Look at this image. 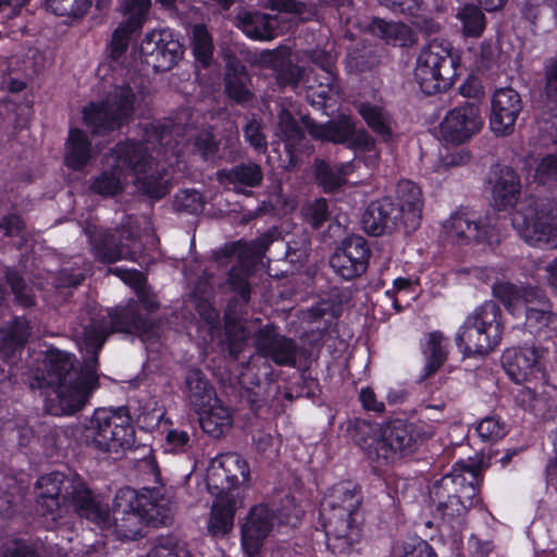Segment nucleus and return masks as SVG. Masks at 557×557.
<instances>
[{"instance_id": "f03ea898", "label": "nucleus", "mask_w": 557, "mask_h": 557, "mask_svg": "<svg viewBox=\"0 0 557 557\" xmlns=\"http://www.w3.org/2000/svg\"><path fill=\"white\" fill-rule=\"evenodd\" d=\"M173 511L174 504L166 497L164 487L143 488L140 493L124 487L115 494L112 510L108 509V523L99 528L112 531L120 539L134 540L145 524L170 523Z\"/></svg>"}, {"instance_id": "13d9d810", "label": "nucleus", "mask_w": 557, "mask_h": 557, "mask_svg": "<svg viewBox=\"0 0 557 557\" xmlns=\"http://www.w3.org/2000/svg\"><path fill=\"white\" fill-rule=\"evenodd\" d=\"M90 5V0H47V7L53 14L66 17H82Z\"/></svg>"}, {"instance_id": "052dcab7", "label": "nucleus", "mask_w": 557, "mask_h": 557, "mask_svg": "<svg viewBox=\"0 0 557 557\" xmlns=\"http://www.w3.org/2000/svg\"><path fill=\"white\" fill-rule=\"evenodd\" d=\"M249 271L243 264L234 265L227 276V285L236 292L246 305L250 299V287L248 283Z\"/></svg>"}, {"instance_id": "79ce46f5", "label": "nucleus", "mask_w": 557, "mask_h": 557, "mask_svg": "<svg viewBox=\"0 0 557 557\" xmlns=\"http://www.w3.org/2000/svg\"><path fill=\"white\" fill-rule=\"evenodd\" d=\"M91 158V143L87 135L78 129L70 131L65 145L64 162L73 170L83 169Z\"/></svg>"}, {"instance_id": "9b49d317", "label": "nucleus", "mask_w": 557, "mask_h": 557, "mask_svg": "<svg viewBox=\"0 0 557 557\" xmlns=\"http://www.w3.org/2000/svg\"><path fill=\"white\" fill-rule=\"evenodd\" d=\"M84 233L89 239L90 251L101 263H115L122 259L134 260L137 251L138 230L132 225H122L107 231L88 224Z\"/></svg>"}, {"instance_id": "cd10ccee", "label": "nucleus", "mask_w": 557, "mask_h": 557, "mask_svg": "<svg viewBox=\"0 0 557 557\" xmlns=\"http://www.w3.org/2000/svg\"><path fill=\"white\" fill-rule=\"evenodd\" d=\"M75 512L90 522L100 525L108 523V505L94 494L82 480H75L70 494Z\"/></svg>"}, {"instance_id": "c03bdc74", "label": "nucleus", "mask_w": 557, "mask_h": 557, "mask_svg": "<svg viewBox=\"0 0 557 557\" xmlns=\"http://www.w3.org/2000/svg\"><path fill=\"white\" fill-rule=\"evenodd\" d=\"M225 334L227 341V350L233 359H237L247 347L248 339H252L253 332L248 322L243 319L225 315Z\"/></svg>"}, {"instance_id": "e2e57ef3", "label": "nucleus", "mask_w": 557, "mask_h": 557, "mask_svg": "<svg viewBox=\"0 0 557 557\" xmlns=\"http://www.w3.org/2000/svg\"><path fill=\"white\" fill-rule=\"evenodd\" d=\"M534 181L540 185L550 186L557 182V156L549 154L537 164Z\"/></svg>"}, {"instance_id": "393cba45", "label": "nucleus", "mask_w": 557, "mask_h": 557, "mask_svg": "<svg viewBox=\"0 0 557 557\" xmlns=\"http://www.w3.org/2000/svg\"><path fill=\"white\" fill-rule=\"evenodd\" d=\"M539 359L540 352L535 347L511 349L503 356V366L512 381L531 385L533 380L545 376Z\"/></svg>"}, {"instance_id": "473e14b6", "label": "nucleus", "mask_w": 557, "mask_h": 557, "mask_svg": "<svg viewBox=\"0 0 557 557\" xmlns=\"http://www.w3.org/2000/svg\"><path fill=\"white\" fill-rule=\"evenodd\" d=\"M116 164L129 169L134 176L149 169L154 162L144 143L126 141L120 143L114 148Z\"/></svg>"}, {"instance_id": "37998d69", "label": "nucleus", "mask_w": 557, "mask_h": 557, "mask_svg": "<svg viewBox=\"0 0 557 557\" xmlns=\"http://www.w3.org/2000/svg\"><path fill=\"white\" fill-rule=\"evenodd\" d=\"M197 411L201 412L199 418L201 429L212 437H221L232 426L233 419L231 412L224 406L213 405L211 403L206 410Z\"/></svg>"}, {"instance_id": "aec40b11", "label": "nucleus", "mask_w": 557, "mask_h": 557, "mask_svg": "<svg viewBox=\"0 0 557 557\" xmlns=\"http://www.w3.org/2000/svg\"><path fill=\"white\" fill-rule=\"evenodd\" d=\"M362 227L371 236H383L395 231L403 230V216L395 201L388 197H382L371 201L362 214Z\"/></svg>"}, {"instance_id": "20e7f679", "label": "nucleus", "mask_w": 557, "mask_h": 557, "mask_svg": "<svg viewBox=\"0 0 557 557\" xmlns=\"http://www.w3.org/2000/svg\"><path fill=\"white\" fill-rule=\"evenodd\" d=\"M433 433L431 425L394 419L381 425L371 436L359 440L358 443L368 459L379 465H386L412 454Z\"/></svg>"}, {"instance_id": "49530a36", "label": "nucleus", "mask_w": 557, "mask_h": 557, "mask_svg": "<svg viewBox=\"0 0 557 557\" xmlns=\"http://www.w3.org/2000/svg\"><path fill=\"white\" fill-rule=\"evenodd\" d=\"M125 174L120 164H114L110 170L103 171L97 176L90 188L94 193L104 196L113 197L121 193L124 188Z\"/></svg>"}, {"instance_id": "69168bd1", "label": "nucleus", "mask_w": 557, "mask_h": 557, "mask_svg": "<svg viewBox=\"0 0 557 557\" xmlns=\"http://www.w3.org/2000/svg\"><path fill=\"white\" fill-rule=\"evenodd\" d=\"M29 336V327L25 320H15L13 325L10 327L8 334L4 336V341L9 348L22 347Z\"/></svg>"}, {"instance_id": "f704fd0d", "label": "nucleus", "mask_w": 557, "mask_h": 557, "mask_svg": "<svg viewBox=\"0 0 557 557\" xmlns=\"http://www.w3.org/2000/svg\"><path fill=\"white\" fill-rule=\"evenodd\" d=\"M185 387L196 410H206L212 401H218L213 386L200 369L191 368L186 371Z\"/></svg>"}, {"instance_id": "7ed1b4c3", "label": "nucleus", "mask_w": 557, "mask_h": 557, "mask_svg": "<svg viewBox=\"0 0 557 557\" xmlns=\"http://www.w3.org/2000/svg\"><path fill=\"white\" fill-rule=\"evenodd\" d=\"M361 500L359 487L350 481L335 484L325 496L321 516L324 520L326 546L334 555L348 554L360 540V528L355 516Z\"/></svg>"}, {"instance_id": "5701e85b", "label": "nucleus", "mask_w": 557, "mask_h": 557, "mask_svg": "<svg viewBox=\"0 0 557 557\" xmlns=\"http://www.w3.org/2000/svg\"><path fill=\"white\" fill-rule=\"evenodd\" d=\"M276 515L267 505L252 507L242 525V543L249 557L255 556L261 548L264 539L274 527Z\"/></svg>"}, {"instance_id": "774afa93", "label": "nucleus", "mask_w": 557, "mask_h": 557, "mask_svg": "<svg viewBox=\"0 0 557 557\" xmlns=\"http://www.w3.org/2000/svg\"><path fill=\"white\" fill-rule=\"evenodd\" d=\"M0 557H39V555L25 543L13 542L0 548Z\"/></svg>"}, {"instance_id": "f3484780", "label": "nucleus", "mask_w": 557, "mask_h": 557, "mask_svg": "<svg viewBox=\"0 0 557 557\" xmlns=\"http://www.w3.org/2000/svg\"><path fill=\"white\" fill-rule=\"evenodd\" d=\"M482 126L479 104L467 101L447 112L441 123V134L446 141L460 145L479 133Z\"/></svg>"}, {"instance_id": "2eb2a0df", "label": "nucleus", "mask_w": 557, "mask_h": 557, "mask_svg": "<svg viewBox=\"0 0 557 557\" xmlns=\"http://www.w3.org/2000/svg\"><path fill=\"white\" fill-rule=\"evenodd\" d=\"M249 467L239 455L224 454L214 458L207 470L206 482L212 495H231V491L245 483Z\"/></svg>"}, {"instance_id": "c9c22d12", "label": "nucleus", "mask_w": 557, "mask_h": 557, "mask_svg": "<svg viewBox=\"0 0 557 557\" xmlns=\"http://www.w3.org/2000/svg\"><path fill=\"white\" fill-rule=\"evenodd\" d=\"M358 113L363 117L367 125L385 143L394 138L395 121L392 115L382 107L370 102L356 104Z\"/></svg>"}, {"instance_id": "09e8293b", "label": "nucleus", "mask_w": 557, "mask_h": 557, "mask_svg": "<svg viewBox=\"0 0 557 557\" xmlns=\"http://www.w3.org/2000/svg\"><path fill=\"white\" fill-rule=\"evenodd\" d=\"M191 46L194 55L203 66H208L213 58L214 45L205 24H195L191 28Z\"/></svg>"}, {"instance_id": "f8f14e48", "label": "nucleus", "mask_w": 557, "mask_h": 557, "mask_svg": "<svg viewBox=\"0 0 557 557\" xmlns=\"http://www.w3.org/2000/svg\"><path fill=\"white\" fill-rule=\"evenodd\" d=\"M114 273H117L119 275H121V277L125 282L129 281L131 283H133L136 286L138 301H131L125 307H123L121 309H114V310L108 309L106 311L97 310V309L86 310L78 318H83V317H87V315L96 313V314L102 315V318L106 317V319L112 320V321L113 320L127 321L125 319V317H123V313L129 307L134 306L136 313H135V317L133 320H135V322H137V320L144 322L145 330H143L140 332L135 329L134 330L133 329L132 330H112L110 332V335L115 332H125V333H129V334H136L139 337H141L143 339L152 338L153 336H157L159 327L153 321L149 320L147 318V315L141 313V306L148 312H153L159 309L160 305H159L158 300L156 299V296L152 293H150L149 289L145 286V284H144L145 277L143 276V274L138 271H122L120 269H115Z\"/></svg>"}, {"instance_id": "338daca9", "label": "nucleus", "mask_w": 557, "mask_h": 557, "mask_svg": "<svg viewBox=\"0 0 557 557\" xmlns=\"http://www.w3.org/2000/svg\"><path fill=\"white\" fill-rule=\"evenodd\" d=\"M191 138L194 139L195 148L205 159L215 153L218 150V144L214 136L208 129L197 132L195 136H190V139Z\"/></svg>"}, {"instance_id": "0eeeda50", "label": "nucleus", "mask_w": 557, "mask_h": 557, "mask_svg": "<svg viewBox=\"0 0 557 557\" xmlns=\"http://www.w3.org/2000/svg\"><path fill=\"white\" fill-rule=\"evenodd\" d=\"M504 325L499 306L490 300L471 312L456 335L465 357L485 356L502 341Z\"/></svg>"}, {"instance_id": "3c124183", "label": "nucleus", "mask_w": 557, "mask_h": 557, "mask_svg": "<svg viewBox=\"0 0 557 557\" xmlns=\"http://www.w3.org/2000/svg\"><path fill=\"white\" fill-rule=\"evenodd\" d=\"M5 280L14 295L16 304L24 308L36 305L33 287L29 286L18 271L8 269L5 271Z\"/></svg>"}, {"instance_id": "4be33fe9", "label": "nucleus", "mask_w": 557, "mask_h": 557, "mask_svg": "<svg viewBox=\"0 0 557 557\" xmlns=\"http://www.w3.org/2000/svg\"><path fill=\"white\" fill-rule=\"evenodd\" d=\"M523 103L519 92L510 87L497 89L492 98L491 129L497 135L513 132Z\"/></svg>"}, {"instance_id": "b1692460", "label": "nucleus", "mask_w": 557, "mask_h": 557, "mask_svg": "<svg viewBox=\"0 0 557 557\" xmlns=\"http://www.w3.org/2000/svg\"><path fill=\"white\" fill-rule=\"evenodd\" d=\"M74 481L61 472H52L36 482L37 504L42 515H54L61 502L70 499Z\"/></svg>"}, {"instance_id": "a878e982", "label": "nucleus", "mask_w": 557, "mask_h": 557, "mask_svg": "<svg viewBox=\"0 0 557 557\" xmlns=\"http://www.w3.org/2000/svg\"><path fill=\"white\" fill-rule=\"evenodd\" d=\"M396 208L403 216L404 232L412 233L419 228L422 219V193L411 181H400L396 187Z\"/></svg>"}, {"instance_id": "c85d7f7f", "label": "nucleus", "mask_w": 557, "mask_h": 557, "mask_svg": "<svg viewBox=\"0 0 557 557\" xmlns=\"http://www.w3.org/2000/svg\"><path fill=\"white\" fill-rule=\"evenodd\" d=\"M277 136L284 141L285 150L289 157L288 166L297 165L298 153L307 148L305 132L287 109H281L277 114Z\"/></svg>"}, {"instance_id": "bf43d9fd", "label": "nucleus", "mask_w": 557, "mask_h": 557, "mask_svg": "<svg viewBox=\"0 0 557 557\" xmlns=\"http://www.w3.org/2000/svg\"><path fill=\"white\" fill-rule=\"evenodd\" d=\"M542 95L547 101L557 103V54L543 63Z\"/></svg>"}, {"instance_id": "4468645a", "label": "nucleus", "mask_w": 557, "mask_h": 557, "mask_svg": "<svg viewBox=\"0 0 557 557\" xmlns=\"http://www.w3.org/2000/svg\"><path fill=\"white\" fill-rule=\"evenodd\" d=\"M183 53V45L170 29L147 34L140 45L144 62L156 72L171 70L182 59Z\"/></svg>"}, {"instance_id": "423d86ee", "label": "nucleus", "mask_w": 557, "mask_h": 557, "mask_svg": "<svg viewBox=\"0 0 557 557\" xmlns=\"http://www.w3.org/2000/svg\"><path fill=\"white\" fill-rule=\"evenodd\" d=\"M83 437L89 447L116 457L131 449L135 445V429L128 409H96L84 424Z\"/></svg>"}, {"instance_id": "8fccbe9b", "label": "nucleus", "mask_w": 557, "mask_h": 557, "mask_svg": "<svg viewBox=\"0 0 557 557\" xmlns=\"http://www.w3.org/2000/svg\"><path fill=\"white\" fill-rule=\"evenodd\" d=\"M456 16L461 22L466 36L480 37L485 29V15L475 4H466L457 12Z\"/></svg>"}, {"instance_id": "a211bd4d", "label": "nucleus", "mask_w": 557, "mask_h": 557, "mask_svg": "<svg viewBox=\"0 0 557 557\" xmlns=\"http://www.w3.org/2000/svg\"><path fill=\"white\" fill-rule=\"evenodd\" d=\"M448 238L458 244H487L493 242V230L490 223L476 216L474 212L458 211L444 224Z\"/></svg>"}, {"instance_id": "39448f33", "label": "nucleus", "mask_w": 557, "mask_h": 557, "mask_svg": "<svg viewBox=\"0 0 557 557\" xmlns=\"http://www.w3.org/2000/svg\"><path fill=\"white\" fill-rule=\"evenodd\" d=\"M481 480L479 466L458 465L431 485V505L443 520L459 518L476 503Z\"/></svg>"}, {"instance_id": "f257e3e1", "label": "nucleus", "mask_w": 557, "mask_h": 557, "mask_svg": "<svg viewBox=\"0 0 557 557\" xmlns=\"http://www.w3.org/2000/svg\"><path fill=\"white\" fill-rule=\"evenodd\" d=\"M135 307L123 317L127 321L108 320L99 314L78 318L74 333L83 354V366L74 367L72 356L60 350L50 351L40 373L30 379L32 389L45 391L46 410L52 416H69L81 411L99 386L98 354L112 330H145V323L135 322Z\"/></svg>"}, {"instance_id": "72a5a7b5", "label": "nucleus", "mask_w": 557, "mask_h": 557, "mask_svg": "<svg viewBox=\"0 0 557 557\" xmlns=\"http://www.w3.org/2000/svg\"><path fill=\"white\" fill-rule=\"evenodd\" d=\"M225 92L238 103H244L252 98L247 84L249 82L245 65L235 57L228 55L225 64Z\"/></svg>"}, {"instance_id": "5fc2aeb1", "label": "nucleus", "mask_w": 557, "mask_h": 557, "mask_svg": "<svg viewBox=\"0 0 557 557\" xmlns=\"http://www.w3.org/2000/svg\"><path fill=\"white\" fill-rule=\"evenodd\" d=\"M240 28L252 39L268 40L272 38L273 28L265 15L245 14L240 18Z\"/></svg>"}, {"instance_id": "6e6d98bb", "label": "nucleus", "mask_w": 557, "mask_h": 557, "mask_svg": "<svg viewBox=\"0 0 557 557\" xmlns=\"http://www.w3.org/2000/svg\"><path fill=\"white\" fill-rule=\"evenodd\" d=\"M150 7L151 0H121L120 11L126 16L131 27L141 28Z\"/></svg>"}, {"instance_id": "a18cd8bd", "label": "nucleus", "mask_w": 557, "mask_h": 557, "mask_svg": "<svg viewBox=\"0 0 557 557\" xmlns=\"http://www.w3.org/2000/svg\"><path fill=\"white\" fill-rule=\"evenodd\" d=\"M443 334L440 332H433L428 335V341L422 349L425 366L421 381L433 375L445 363L447 351L443 345Z\"/></svg>"}, {"instance_id": "6ab92c4d", "label": "nucleus", "mask_w": 557, "mask_h": 557, "mask_svg": "<svg viewBox=\"0 0 557 557\" xmlns=\"http://www.w3.org/2000/svg\"><path fill=\"white\" fill-rule=\"evenodd\" d=\"M524 326L535 337L552 338L557 334V312L546 292L539 287L524 306Z\"/></svg>"}, {"instance_id": "9d476101", "label": "nucleus", "mask_w": 557, "mask_h": 557, "mask_svg": "<svg viewBox=\"0 0 557 557\" xmlns=\"http://www.w3.org/2000/svg\"><path fill=\"white\" fill-rule=\"evenodd\" d=\"M137 95L129 85L115 86L106 99L84 108L86 125L95 135H106L129 123L135 113Z\"/></svg>"}, {"instance_id": "1a4fd4ad", "label": "nucleus", "mask_w": 557, "mask_h": 557, "mask_svg": "<svg viewBox=\"0 0 557 557\" xmlns=\"http://www.w3.org/2000/svg\"><path fill=\"white\" fill-rule=\"evenodd\" d=\"M458 58L448 42L433 40L418 55L414 78L429 96L447 90L457 76Z\"/></svg>"}, {"instance_id": "7c9ffc66", "label": "nucleus", "mask_w": 557, "mask_h": 557, "mask_svg": "<svg viewBox=\"0 0 557 557\" xmlns=\"http://www.w3.org/2000/svg\"><path fill=\"white\" fill-rule=\"evenodd\" d=\"M301 121L309 134L317 139L344 144L349 141L354 135V123L347 116L330 121L325 124H318L308 115L302 116Z\"/></svg>"}, {"instance_id": "a19ab883", "label": "nucleus", "mask_w": 557, "mask_h": 557, "mask_svg": "<svg viewBox=\"0 0 557 557\" xmlns=\"http://www.w3.org/2000/svg\"><path fill=\"white\" fill-rule=\"evenodd\" d=\"M369 28L372 34L395 46L406 47L414 42L412 29L404 23L374 17Z\"/></svg>"}, {"instance_id": "ddd939ff", "label": "nucleus", "mask_w": 557, "mask_h": 557, "mask_svg": "<svg viewBox=\"0 0 557 557\" xmlns=\"http://www.w3.org/2000/svg\"><path fill=\"white\" fill-rule=\"evenodd\" d=\"M252 345L256 355L280 367H295L299 347L295 339L278 332L274 324H265L253 331Z\"/></svg>"}, {"instance_id": "ea45409f", "label": "nucleus", "mask_w": 557, "mask_h": 557, "mask_svg": "<svg viewBox=\"0 0 557 557\" xmlns=\"http://www.w3.org/2000/svg\"><path fill=\"white\" fill-rule=\"evenodd\" d=\"M208 530L212 535H225L234 524L235 500L232 495H214Z\"/></svg>"}, {"instance_id": "2f4dec72", "label": "nucleus", "mask_w": 557, "mask_h": 557, "mask_svg": "<svg viewBox=\"0 0 557 557\" xmlns=\"http://www.w3.org/2000/svg\"><path fill=\"white\" fill-rule=\"evenodd\" d=\"M260 61L275 72L276 79L281 85L296 86L301 78V69L293 63L290 52L286 48L264 51Z\"/></svg>"}, {"instance_id": "412c9836", "label": "nucleus", "mask_w": 557, "mask_h": 557, "mask_svg": "<svg viewBox=\"0 0 557 557\" xmlns=\"http://www.w3.org/2000/svg\"><path fill=\"white\" fill-rule=\"evenodd\" d=\"M516 403L535 418L549 421L557 414V386L546 381L523 385L516 393Z\"/></svg>"}, {"instance_id": "864d4df0", "label": "nucleus", "mask_w": 557, "mask_h": 557, "mask_svg": "<svg viewBox=\"0 0 557 557\" xmlns=\"http://www.w3.org/2000/svg\"><path fill=\"white\" fill-rule=\"evenodd\" d=\"M301 214L312 228H321L331 218L329 202L325 198H315L307 201L301 208Z\"/></svg>"}, {"instance_id": "dca6fc26", "label": "nucleus", "mask_w": 557, "mask_h": 557, "mask_svg": "<svg viewBox=\"0 0 557 557\" xmlns=\"http://www.w3.org/2000/svg\"><path fill=\"white\" fill-rule=\"evenodd\" d=\"M371 250L362 236L345 238L330 259V265L343 278L349 281L362 275L369 264Z\"/></svg>"}, {"instance_id": "de8ad7c7", "label": "nucleus", "mask_w": 557, "mask_h": 557, "mask_svg": "<svg viewBox=\"0 0 557 557\" xmlns=\"http://www.w3.org/2000/svg\"><path fill=\"white\" fill-rule=\"evenodd\" d=\"M193 119L194 112L189 108H185L176 112L171 125L156 126L154 129L159 144L166 145L169 136H187L195 128Z\"/></svg>"}, {"instance_id": "680f3d73", "label": "nucleus", "mask_w": 557, "mask_h": 557, "mask_svg": "<svg viewBox=\"0 0 557 557\" xmlns=\"http://www.w3.org/2000/svg\"><path fill=\"white\" fill-rule=\"evenodd\" d=\"M140 28L131 27L129 22L125 21L113 32L110 42V57L117 60L128 48L131 37Z\"/></svg>"}, {"instance_id": "bb28decb", "label": "nucleus", "mask_w": 557, "mask_h": 557, "mask_svg": "<svg viewBox=\"0 0 557 557\" xmlns=\"http://www.w3.org/2000/svg\"><path fill=\"white\" fill-rule=\"evenodd\" d=\"M492 199L498 209H505L516 203L520 194V181L517 173L509 166L493 165L488 178Z\"/></svg>"}, {"instance_id": "4d7b16f0", "label": "nucleus", "mask_w": 557, "mask_h": 557, "mask_svg": "<svg viewBox=\"0 0 557 557\" xmlns=\"http://www.w3.org/2000/svg\"><path fill=\"white\" fill-rule=\"evenodd\" d=\"M172 206L177 212L198 214L203 210L205 200L199 191L195 189H184L175 195Z\"/></svg>"}, {"instance_id": "4c0bfd02", "label": "nucleus", "mask_w": 557, "mask_h": 557, "mask_svg": "<svg viewBox=\"0 0 557 557\" xmlns=\"http://www.w3.org/2000/svg\"><path fill=\"white\" fill-rule=\"evenodd\" d=\"M350 165L345 163L330 164L322 159L313 162L314 181L324 193H335L347 183Z\"/></svg>"}, {"instance_id": "c756f323", "label": "nucleus", "mask_w": 557, "mask_h": 557, "mask_svg": "<svg viewBox=\"0 0 557 557\" xmlns=\"http://www.w3.org/2000/svg\"><path fill=\"white\" fill-rule=\"evenodd\" d=\"M218 178L221 183L232 185L235 191L240 193L246 188L259 187L263 182V170L259 163L247 160L219 171Z\"/></svg>"}, {"instance_id": "58836bf2", "label": "nucleus", "mask_w": 557, "mask_h": 557, "mask_svg": "<svg viewBox=\"0 0 557 557\" xmlns=\"http://www.w3.org/2000/svg\"><path fill=\"white\" fill-rule=\"evenodd\" d=\"M539 286L516 285L510 282H499L493 286V295L497 298L508 312L515 314L519 308L527 305L530 296H533Z\"/></svg>"}, {"instance_id": "0e129e2a", "label": "nucleus", "mask_w": 557, "mask_h": 557, "mask_svg": "<svg viewBox=\"0 0 557 557\" xmlns=\"http://www.w3.org/2000/svg\"><path fill=\"white\" fill-rule=\"evenodd\" d=\"M476 432L484 441H496L502 438L506 433L505 425L494 417H487L481 420L476 426Z\"/></svg>"}, {"instance_id": "e433bc0d", "label": "nucleus", "mask_w": 557, "mask_h": 557, "mask_svg": "<svg viewBox=\"0 0 557 557\" xmlns=\"http://www.w3.org/2000/svg\"><path fill=\"white\" fill-rule=\"evenodd\" d=\"M169 182L170 175L168 171L157 162L137 174L134 180L138 191L156 199H160L169 193Z\"/></svg>"}, {"instance_id": "6e6552de", "label": "nucleus", "mask_w": 557, "mask_h": 557, "mask_svg": "<svg viewBox=\"0 0 557 557\" xmlns=\"http://www.w3.org/2000/svg\"><path fill=\"white\" fill-rule=\"evenodd\" d=\"M511 224L530 245L557 248V198H535L520 205Z\"/></svg>"}, {"instance_id": "603ef678", "label": "nucleus", "mask_w": 557, "mask_h": 557, "mask_svg": "<svg viewBox=\"0 0 557 557\" xmlns=\"http://www.w3.org/2000/svg\"><path fill=\"white\" fill-rule=\"evenodd\" d=\"M243 135L246 143L258 153H265L268 150V139L264 134V124L260 117L252 115L246 117L243 126Z\"/></svg>"}]
</instances>
